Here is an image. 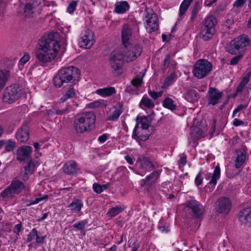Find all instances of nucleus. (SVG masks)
I'll use <instances>...</instances> for the list:
<instances>
[{
	"mask_svg": "<svg viewBox=\"0 0 251 251\" xmlns=\"http://www.w3.org/2000/svg\"><path fill=\"white\" fill-rule=\"evenodd\" d=\"M39 48L35 52V57L40 63L44 64L54 60L60 49L52 33L43 36L39 41Z\"/></svg>",
	"mask_w": 251,
	"mask_h": 251,
	"instance_id": "f257e3e1",
	"label": "nucleus"
},
{
	"mask_svg": "<svg viewBox=\"0 0 251 251\" xmlns=\"http://www.w3.org/2000/svg\"><path fill=\"white\" fill-rule=\"evenodd\" d=\"M250 44V40L247 35H241L232 40L226 45V51L232 55H238L230 60V65L235 66L238 64L244 56L243 52Z\"/></svg>",
	"mask_w": 251,
	"mask_h": 251,
	"instance_id": "f03ea898",
	"label": "nucleus"
},
{
	"mask_svg": "<svg viewBox=\"0 0 251 251\" xmlns=\"http://www.w3.org/2000/svg\"><path fill=\"white\" fill-rule=\"evenodd\" d=\"M131 49L132 50V55H131L130 51H127L125 54L122 52V51H118L111 54L110 58V64L115 71H119L121 73L120 71L122 70L125 58H126V60L127 62L132 61L139 57L142 52V48L139 45H136Z\"/></svg>",
	"mask_w": 251,
	"mask_h": 251,
	"instance_id": "7ed1b4c3",
	"label": "nucleus"
},
{
	"mask_svg": "<svg viewBox=\"0 0 251 251\" xmlns=\"http://www.w3.org/2000/svg\"><path fill=\"white\" fill-rule=\"evenodd\" d=\"M80 71L76 67L69 66L61 68L54 76L53 82L56 88H60L66 83H74L79 80Z\"/></svg>",
	"mask_w": 251,
	"mask_h": 251,
	"instance_id": "20e7f679",
	"label": "nucleus"
},
{
	"mask_svg": "<svg viewBox=\"0 0 251 251\" xmlns=\"http://www.w3.org/2000/svg\"><path fill=\"white\" fill-rule=\"evenodd\" d=\"M96 116L94 112H88L77 116L74 122V127L76 132L82 133L91 130L94 127Z\"/></svg>",
	"mask_w": 251,
	"mask_h": 251,
	"instance_id": "39448f33",
	"label": "nucleus"
},
{
	"mask_svg": "<svg viewBox=\"0 0 251 251\" xmlns=\"http://www.w3.org/2000/svg\"><path fill=\"white\" fill-rule=\"evenodd\" d=\"M212 70L211 62L205 59L197 61L193 67L192 73L198 79H201L209 75Z\"/></svg>",
	"mask_w": 251,
	"mask_h": 251,
	"instance_id": "423d86ee",
	"label": "nucleus"
},
{
	"mask_svg": "<svg viewBox=\"0 0 251 251\" xmlns=\"http://www.w3.org/2000/svg\"><path fill=\"white\" fill-rule=\"evenodd\" d=\"M217 24V19L213 16L206 17L204 21L203 25L201 27L200 35L204 41H208L212 39L215 33V25Z\"/></svg>",
	"mask_w": 251,
	"mask_h": 251,
	"instance_id": "0eeeda50",
	"label": "nucleus"
},
{
	"mask_svg": "<svg viewBox=\"0 0 251 251\" xmlns=\"http://www.w3.org/2000/svg\"><path fill=\"white\" fill-rule=\"evenodd\" d=\"M24 188L25 184L22 181L14 178L10 185L1 192L0 196L3 198L12 197L21 193Z\"/></svg>",
	"mask_w": 251,
	"mask_h": 251,
	"instance_id": "6e6552de",
	"label": "nucleus"
},
{
	"mask_svg": "<svg viewBox=\"0 0 251 251\" xmlns=\"http://www.w3.org/2000/svg\"><path fill=\"white\" fill-rule=\"evenodd\" d=\"M22 90L19 85H10L5 88L3 95V100L11 103L17 100L21 95Z\"/></svg>",
	"mask_w": 251,
	"mask_h": 251,
	"instance_id": "1a4fd4ad",
	"label": "nucleus"
},
{
	"mask_svg": "<svg viewBox=\"0 0 251 251\" xmlns=\"http://www.w3.org/2000/svg\"><path fill=\"white\" fill-rule=\"evenodd\" d=\"M186 206L189 213L195 218H200L204 213V207L196 200L187 201Z\"/></svg>",
	"mask_w": 251,
	"mask_h": 251,
	"instance_id": "9d476101",
	"label": "nucleus"
},
{
	"mask_svg": "<svg viewBox=\"0 0 251 251\" xmlns=\"http://www.w3.org/2000/svg\"><path fill=\"white\" fill-rule=\"evenodd\" d=\"M231 206L232 202L230 199L226 197H222L216 202V212L219 214H227L230 211Z\"/></svg>",
	"mask_w": 251,
	"mask_h": 251,
	"instance_id": "9b49d317",
	"label": "nucleus"
},
{
	"mask_svg": "<svg viewBox=\"0 0 251 251\" xmlns=\"http://www.w3.org/2000/svg\"><path fill=\"white\" fill-rule=\"evenodd\" d=\"M147 19L146 20L145 27L149 33H151L158 30L159 25L158 19L156 14L152 10L150 13H147L145 16Z\"/></svg>",
	"mask_w": 251,
	"mask_h": 251,
	"instance_id": "f8f14e48",
	"label": "nucleus"
},
{
	"mask_svg": "<svg viewBox=\"0 0 251 251\" xmlns=\"http://www.w3.org/2000/svg\"><path fill=\"white\" fill-rule=\"evenodd\" d=\"M93 31L87 29L84 32L83 35L80 38L79 47L84 49H90L94 45L95 40Z\"/></svg>",
	"mask_w": 251,
	"mask_h": 251,
	"instance_id": "ddd939ff",
	"label": "nucleus"
},
{
	"mask_svg": "<svg viewBox=\"0 0 251 251\" xmlns=\"http://www.w3.org/2000/svg\"><path fill=\"white\" fill-rule=\"evenodd\" d=\"M136 163L139 164L143 173H145L155 169V162L149 157L145 156L139 157L137 159Z\"/></svg>",
	"mask_w": 251,
	"mask_h": 251,
	"instance_id": "4468645a",
	"label": "nucleus"
},
{
	"mask_svg": "<svg viewBox=\"0 0 251 251\" xmlns=\"http://www.w3.org/2000/svg\"><path fill=\"white\" fill-rule=\"evenodd\" d=\"M132 36V29L128 24H124L121 30L122 42L123 46L127 49L130 45V39Z\"/></svg>",
	"mask_w": 251,
	"mask_h": 251,
	"instance_id": "2eb2a0df",
	"label": "nucleus"
},
{
	"mask_svg": "<svg viewBox=\"0 0 251 251\" xmlns=\"http://www.w3.org/2000/svg\"><path fill=\"white\" fill-rule=\"evenodd\" d=\"M223 93L218 89L210 87L208 91V105H215L219 103Z\"/></svg>",
	"mask_w": 251,
	"mask_h": 251,
	"instance_id": "dca6fc26",
	"label": "nucleus"
},
{
	"mask_svg": "<svg viewBox=\"0 0 251 251\" xmlns=\"http://www.w3.org/2000/svg\"><path fill=\"white\" fill-rule=\"evenodd\" d=\"M32 148L28 146H23L17 150V160L20 162L28 160L31 158L30 156Z\"/></svg>",
	"mask_w": 251,
	"mask_h": 251,
	"instance_id": "f3484780",
	"label": "nucleus"
},
{
	"mask_svg": "<svg viewBox=\"0 0 251 251\" xmlns=\"http://www.w3.org/2000/svg\"><path fill=\"white\" fill-rule=\"evenodd\" d=\"M16 138L19 142L25 143L29 137V128L27 124H24L17 130Z\"/></svg>",
	"mask_w": 251,
	"mask_h": 251,
	"instance_id": "a211bd4d",
	"label": "nucleus"
},
{
	"mask_svg": "<svg viewBox=\"0 0 251 251\" xmlns=\"http://www.w3.org/2000/svg\"><path fill=\"white\" fill-rule=\"evenodd\" d=\"M40 3L35 0H27L25 5L24 14L26 17H33L35 12L36 8L39 5Z\"/></svg>",
	"mask_w": 251,
	"mask_h": 251,
	"instance_id": "6ab92c4d",
	"label": "nucleus"
},
{
	"mask_svg": "<svg viewBox=\"0 0 251 251\" xmlns=\"http://www.w3.org/2000/svg\"><path fill=\"white\" fill-rule=\"evenodd\" d=\"M79 170L76 162L71 160L65 163L63 167V172L69 175H74Z\"/></svg>",
	"mask_w": 251,
	"mask_h": 251,
	"instance_id": "aec40b11",
	"label": "nucleus"
},
{
	"mask_svg": "<svg viewBox=\"0 0 251 251\" xmlns=\"http://www.w3.org/2000/svg\"><path fill=\"white\" fill-rule=\"evenodd\" d=\"M239 219L241 222L251 226V208H249L240 211Z\"/></svg>",
	"mask_w": 251,
	"mask_h": 251,
	"instance_id": "412c9836",
	"label": "nucleus"
},
{
	"mask_svg": "<svg viewBox=\"0 0 251 251\" xmlns=\"http://www.w3.org/2000/svg\"><path fill=\"white\" fill-rule=\"evenodd\" d=\"M139 124L140 123L137 122L133 130L132 137L138 142H139V141H145L149 138L151 133H144L143 131L142 133H140L137 131Z\"/></svg>",
	"mask_w": 251,
	"mask_h": 251,
	"instance_id": "4be33fe9",
	"label": "nucleus"
},
{
	"mask_svg": "<svg viewBox=\"0 0 251 251\" xmlns=\"http://www.w3.org/2000/svg\"><path fill=\"white\" fill-rule=\"evenodd\" d=\"M152 119L151 116L137 117L136 121L141 125L142 130L146 133L149 126H151Z\"/></svg>",
	"mask_w": 251,
	"mask_h": 251,
	"instance_id": "5701e85b",
	"label": "nucleus"
},
{
	"mask_svg": "<svg viewBox=\"0 0 251 251\" xmlns=\"http://www.w3.org/2000/svg\"><path fill=\"white\" fill-rule=\"evenodd\" d=\"M193 132L197 138L204 137L203 134L207 130V126L205 122H201L199 126H196L192 128Z\"/></svg>",
	"mask_w": 251,
	"mask_h": 251,
	"instance_id": "b1692460",
	"label": "nucleus"
},
{
	"mask_svg": "<svg viewBox=\"0 0 251 251\" xmlns=\"http://www.w3.org/2000/svg\"><path fill=\"white\" fill-rule=\"evenodd\" d=\"M237 157L235 159V167L237 169L240 168L244 163L246 158V152L243 150L236 151Z\"/></svg>",
	"mask_w": 251,
	"mask_h": 251,
	"instance_id": "393cba45",
	"label": "nucleus"
},
{
	"mask_svg": "<svg viewBox=\"0 0 251 251\" xmlns=\"http://www.w3.org/2000/svg\"><path fill=\"white\" fill-rule=\"evenodd\" d=\"M129 7L126 1H122L116 3L114 11L118 14H124L129 10Z\"/></svg>",
	"mask_w": 251,
	"mask_h": 251,
	"instance_id": "a878e982",
	"label": "nucleus"
},
{
	"mask_svg": "<svg viewBox=\"0 0 251 251\" xmlns=\"http://www.w3.org/2000/svg\"><path fill=\"white\" fill-rule=\"evenodd\" d=\"M200 98L199 94L194 89H189L185 95V99L190 102L198 101Z\"/></svg>",
	"mask_w": 251,
	"mask_h": 251,
	"instance_id": "bb28decb",
	"label": "nucleus"
},
{
	"mask_svg": "<svg viewBox=\"0 0 251 251\" xmlns=\"http://www.w3.org/2000/svg\"><path fill=\"white\" fill-rule=\"evenodd\" d=\"M116 92L115 88L113 87H109L99 89L96 90V93L104 97H109L115 94Z\"/></svg>",
	"mask_w": 251,
	"mask_h": 251,
	"instance_id": "cd10ccee",
	"label": "nucleus"
},
{
	"mask_svg": "<svg viewBox=\"0 0 251 251\" xmlns=\"http://www.w3.org/2000/svg\"><path fill=\"white\" fill-rule=\"evenodd\" d=\"M160 176V172L154 171L149 176H147L145 180V185L148 187H150L156 181Z\"/></svg>",
	"mask_w": 251,
	"mask_h": 251,
	"instance_id": "c85d7f7f",
	"label": "nucleus"
},
{
	"mask_svg": "<svg viewBox=\"0 0 251 251\" xmlns=\"http://www.w3.org/2000/svg\"><path fill=\"white\" fill-rule=\"evenodd\" d=\"M75 90L71 86L65 94L59 99V102L63 103L70 99L73 98L75 96Z\"/></svg>",
	"mask_w": 251,
	"mask_h": 251,
	"instance_id": "c756f323",
	"label": "nucleus"
},
{
	"mask_svg": "<svg viewBox=\"0 0 251 251\" xmlns=\"http://www.w3.org/2000/svg\"><path fill=\"white\" fill-rule=\"evenodd\" d=\"M82 206L83 204L81 200L75 199L68 205V207L74 212H78L81 210Z\"/></svg>",
	"mask_w": 251,
	"mask_h": 251,
	"instance_id": "7c9ffc66",
	"label": "nucleus"
},
{
	"mask_svg": "<svg viewBox=\"0 0 251 251\" xmlns=\"http://www.w3.org/2000/svg\"><path fill=\"white\" fill-rule=\"evenodd\" d=\"M162 105L164 107L167 108L172 111L175 110L177 108V106L175 104L174 100L168 97L165 98L162 102Z\"/></svg>",
	"mask_w": 251,
	"mask_h": 251,
	"instance_id": "2f4dec72",
	"label": "nucleus"
},
{
	"mask_svg": "<svg viewBox=\"0 0 251 251\" xmlns=\"http://www.w3.org/2000/svg\"><path fill=\"white\" fill-rule=\"evenodd\" d=\"M139 105L142 108L143 106L148 108H152L154 107V103L147 95H144L140 101Z\"/></svg>",
	"mask_w": 251,
	"mask_h": 251,
	"instance_id": "473e14b6",
	"label": "nucleus"
},
{
	"mask_svg": "<svg viewBox=\"0 0 251 251\" xmlns=\"http://www.w3.org/2000/svg\"><path fill=\"white\" fill-rule=\"evenodd\" d=\"M71 106L70 105L61 104L56 107L55 114L58 115H62L70 112Z\"/></svg>",
	"mask_w": 251,
	"mask_h": 251,
	"instance_id": "72a5a7b5",
	"label": "nucleus"
},
{
	"mask_svg": "<svg viewBox=\"0 0 251 251\" xmlns=\"http://www.w3.org/2000/svg\"><path fill=\"white\" fill-rule=\"evenodd\" d=\"M220 177V168L219 165L218 164L214 170V173L213 174L212 179L209 182L210 184H212L215 186L217 183V179H219Z\"/></svg>",
	"mask_w": 251,
	"mask_h": 251,
	"instance_id": "f704fd0d",
	"label": "nucleus"
},
{
	"mask_svg": "<svg viewBox=\"0 0 251 251\" xmlns=\"http://www.w3.org/2000/svg\"><path fill=\"white\" fill-rule=\"evenodd\" d=\"M8 71H0V89H3L4 87L6 82L8 80Z\"/></svg>",
	"mask_w": 251,
	"mask_h": 251,
	"instance_id": "c9c22d12",
	"label": "nucleus"
},
{
	"mask_svg": "<svg viewBox=\"0 0 251 251\" xmlns=\"http://www.w3.org/2000/svg\"><path fill=\"white\" fill-rule=\"evenodd\" d=\"M27 161V165L25 167L24 177L27 176L29 173H32L34 170L35 165L34 163L32 162V158H30Z\"/></svg>",
	"mask_w": 251,
	"mask_h": 251,
	"instance_id": "e433bc0d",
	"label": "nucleus"
},
{
	"mask_svg": "<svg viewBox=\"0 0 251 251\" xmlns=\"http://www.w3.org/2000/svg\"><path fill=\"white\" fill-rule=\"evenodd\" d=\"M124 208H123L121 206L117 205L115 207L110 209L107 214L109 216L114 217L122 212Z\"/></svg>",
	"mask_w": 251,
	"mask_h": 251,
	"instance_id": "4c0bfd02",
	"label": "nucleus"
},
{
	"mask_svg": "<svg viewBox=\"0 0 251 251\" xmlns=\"http://www.w3.org/2000/svg\"><path fill=\"white\" fill-rule=\"evenodd\" d=\"M144 75V73L140 72L139 75L131 81L132 84L136 87L141 85L143 83V77Z\"/></svg>",
	"mask_w": 251,
	"mask_h": 251,
	"instance_id": "58836bf2",
	"label": "nucleus"
},
{
	"mask_svg": "<svg viewBox=\"0 0 251 251\" xmlns=\"http://www.w3.org/2000/svg\"><path fill=\"white\" fill-rule=\"evenodd\" d=\"M176 75L175 73L171 74L165 79L164 85V87H168L171 85L175 81Z\"/></svg>",
	"mask_w": 251,
	"mask_h": 251,
	"instance_id": "ea45409f",
	"label": "nucleus"
},
{
	"mask_svg": "<svg viewBox=\"0 0 251 251\" xmlns=\"http://www.w3.org/2000/svg\"><path fill=\"white\" fill-rule=\"evenodd\" d=\"M199 1L196 2L195 4L192 7L191 11V16L190 18L191 22H193L196 17L197 16L199 11Z\"/></svg>",
	"mask_w": 251,
	"mask_h": 251,
	"instance_id": "a19ab883",
	"label": "nucleus"
},
{
	"mask_svg": "<svg viewBox=\"0 0 251 251\" xmlns=\"http://www.w3.org/2000/svg\"><path fill=\"white\" fill-rule=\"evenodd\" d=\"M16 147V142L11 140H8L6 144L5 150L8 152L11 151H12Z\"/></svg>",
	"mask_w": 251,
	"mask_h": 251,
	"instance_id": "79ce46f5",
	"label": "nucleus"
},
{
	"mask_svg": "<svg viewBox=\"0 0 251 251\" xmlns=\"http://www.w3.org/2000/svg\"><path fill=\"white\" fill-rule=\"evenodd\" d=\"M49 198V196L47 195H44L43 197L41 198H37L35 199L34 201H29V203L26 204L27 206H29L31 205L36 204L42 201L48 199Z\"/></svg>",
	"mask_w": 251,
	"mask_h": 251,
	"instance_id": "37998d69",
	"label": "nucleus"
},
{
	"mask_svg": "<svg viewBox=\"0 0 251 251\" xmlns=\"http://www.w3.org/2000/svg\"><path fill=\"white\" fill-rule=\"evenodd\" d=\"M88 224L87 220L79 221L73 225V227L79 230H83L85 226Z\"/></svg>",
	"mask_w": 251,
	"mask_h": 251,
	"instance_id": "c03bdc74",
	"label": "nucleus"
},
{
	"mask_svg": "<svg viewBox=\"0 0 251 251\" xmlns=\"http://www.w3.org/2000/svg\"><path fill=\"white\" fill-rule=\"evenodd\" d=\"M189 7V5L187 4H186L185 2L182 1V2L181 3L179 7V17H181L183 16L185 13V12L188 9V7Z\"/></svg>",
	"mask_w": 251,
	"mask_h": 251,
	"instance_id": "a18cd8bd",
	"label": "nucleus"
},
{
	"mask_svg": "<svg viewBox=\"0 0 251 251\" xmlns=\"http://www.w3.org/2000/svg\"><path fill=\"white\" fill-rule=\"evenodd\" d=\"M122 112L119 109H116L111 115H110L108 119L110 121H116L121 115Z\"/></svg>",
	"mask_w": 251,
	"mask_h": 251,
	"instance_id": "49530a36",
	"label": "nucleus"
},
{
	"mask_svg": "<svg viewBox=\"0 0 251 251\" xmlns=\"http://www.w3.org/2000/svg\"><path fill=\"white\" fill-rule=\"evenodd\" d=\"M37 233L38 231L35 228L32 229L27 235L26 242H30L34 239L35 237L37 235Z\"/></svg>",
	"mask_w": 251,
	"mask_h": 251,
	"instance_id": "de8ad7c7",
	"label": "nucleus"
},
{
	"mask_svg": "<svg viewBox=\"0 0 251 251\" xmlns=\"http://www.w3.org/2000/svg\"><path fill=\"white\" fill-rule=\"evenodd\" d=\"M170 59H171V55L170 54H168L165 59H164L162 69L163 70H165L169 66V64H170Z\"/></svg>",
	"mask_w": 251,
	"mask_h": 251,
	"instance_id": "09e8293b",
	"label": "nucleus"
},
{
	"mask_svg": "<svg viewBox=\"0 0 251 251\" xmlns=\"http://www.w3.org/2000/svg\"><path fill=\"white\" fill-rule=\"evenodd\" d=\"M77 4V1L75 0H73L68 5L67 8V11L70 13H73L75 10L76 5Z\"/></svg>",
	"mask_w": 251,
	"mask_h": 251,
	"instance_id": "8fccbe9b",
	"label": "nucleus"
},
{
	"mask_svg": "<svg viewBox=\"0 0 251 251\" xmlns=\"http://www.w3.org/2000/svg\"><path fill=\"white\" fill-rule=\"evenodd\" d=\"M251 76V70H249L247 71V74L245 75L243 77L242 80L240 82V83L246 85L250 81V77Z\"/></svg>",
	"mask_w": 251,
	"mask_h": 251,
	"instance_id": "3c124183",
	"label": "nucleus"
},
{
	"mask_svg": "<svg viewBox=\"0 0 251 251\" xmlns=\"http://www.w3.org/2000/svg\"><path fill=\"white\" fill-rule=\"evenodd\" d=\"M30 59V55L27 52L25 53L24 56L19 60V64L24 66Z\"/></svg>",
	"mask_w": 251,
	"mask_h": 251,
	"instance_id": "603ef678",
	"label": "nucleus"
},
{
	"mask_svg": "<svg viewBox=\"0 0 251 251\" xmlns=\"http://www.w3.org/2000/svg\"><path fill=\"white\" fill-rule=\"evenodd\" d=\"M202 172L200 171L199 174L197 175L195 179V182L197 186H199L202 184L203 177L202 176Z\"/></svg>",
	"mask_w": 251,
	"mask_h": 251,
	"instance_id": "864d4df0",
	"label": "nucleus"
},
{
	"mask_svg": "<svg viewBox=\"0 0 251 251\" xmlns=\"http://www.w3.org/2000/svg\"><path fill=\"white\" fill-rule=\"evenodd\" d=\"M23 230V226L22 223L17 224L13 229V231L17 236L20 235V232Z\"/></svg>",
	"mask_w": 251,
	"mask_h": 251,
	"instance_id": "5fc2aeb1",
	"label": "nucleus"
},
{
	"mask_svg": "<svg viewBox=\"0 0 251 251\" xmlns=\"http://www.w3.org/2000/svg\"><path fill=\"white\" fill-rule=\"evenodd\" d=\"M248 106L247 104H240L238 105L237 108H236L233 112L232 114V117H234L235 115V114L239 112L240 111L242 110L243 109L246 108Z\"/></svg>",
	"mask_w": 251,
	"mask_h": 251,
	"instance_id": "6e6d98bb",
	"label": "nucleus"
},
{
	"mask_svg": "<svg viewBox=\"0 0 251 251\" xmlns=\"http://www.w3.org/2000/svg\"><path fill=\"white\" fill-rule=\"evenodd\" d=\"M93 188L94 191L98 194H100L102 191V186L97 183H95L93 184Z\"/></svg>",
	"mask_w": 251,
	"mask_h": 251,
	"instance_id": "4d7b16f0",
	"label": "nucleus"
},
{
	"mask_svg": "<svg viewBox=\"0 0 251 251\" xmlns=\"http://www.w3.org/2000/svg\"><path fill=\"white\" fill-rule=\"evenodd\" d=\"M247 0H236L233 3V6L236 7L243 6Z\"/></svg>",
	"mask_w": 251,
	"mask_h": 251,
	"instance_id": "13d9d810",
	"label": "nucleus"
},
{
	"mask_svg": "<svg viewBox=\"0 0 251 251\" xmlns=\"http://www.w3.org/2000/svg\"><path fill=\"white\" fill-rule=\"evenodd\" d=\"M187 162V157L186 155L185 154H183L182 156H181L180 158L178 163V164H181L182 165L184 166L186 164Z\"/></svg>",
	"mask_w": 251,
	"mask_h": 251,
	"instance_id": "bf43d9fd",
	"label": "nucleus"
},
{
	"mask_svg": "<svg viewBox=\"0 0 251 251\" xmlns=\"http://www.w3.org/2000/svg\"><path fill=\"white\" fill-rule=\"evenodd\" d=\"M100 102L98 101H96L90 103L89 104H87L86 105V107L87 108H94L96 107H97L100 105Z\"/></svg>",
	"mask_w": 251,
	"mask_h": 251,
	"instance_id": "052dcab7",
	"label": "nucleus"
},
{
	"mask_svg": "<svg viewBox=\"0 0 251 251\" xmlns=\"http://www.w3.org/2000/svg\"><path fill=\"white\" fill-rule=\"evenodd\" d=\"M148 93L150 97H151L154 100H156L158 98L157 92L154 91H151V89H149L148 91Z\"/></svg>",
	"mask_w": 251,
	"mask_h": 251,
	"instance_id": "680f3d73",
	"label": "nucleus"
},
{
	"mask_svg": "<svg viewBox=\"0 0 251 251\" xmlns=\"http://www.w3.org/2000/svg\"><path fill=\"white\" fill-rule=\"evenodd\" d=\"M45 236H39L37 233V235L36 237V242L39 244H43L44 242Z\"/></svg>",
	"mask_w": 251,
	"mask_h": 251,
	"instance_id": "e2e57ef3",
	"label": "nucleus"
},
{
	"mask_svg": "<svg viewBox=\"0 0 251 251\" xmlns=\"http://www.w3.org/2000/svg\"><path fill=\"white\" fill-rule=\"evenodd\" d=\"M233 125L235 126H238L244 125V122L243 121L240 120L238 119H235L233 121Z\"/></svg>",
	"mask_w": 251,
	"mask_h": 251,
	"instance_id": "0e129e2a",
	"label": "nucleus"
},
{
	"mask_svg": "<svg viewBox=\"0 0 251 251\" xmlns=\"http://www.w3.org/2000/svg\"><path fill=\"white\" fill-rule=\"evenodd\" d=\"M6 7V3L3 0H0V13L3 12Z\"/></svg>",
	"mask_w": 251,
	"mask_h": 251,
	"instance_id": "69168bd1",
	"label": "nucleus"
},
{
	"mask_svg": "<svg viewBox=\"0 0 251 251\" xmlns=\"http://www.w3.org/2000/svg\"><path fill=\"white\" fill-rule=\"evenodd\" d=\"M245 86V85L240 82L236 89V91L237 92V93H241Z\"/></svg>",
	"mask_w": 251,
	"mask_h": 251,
	"instance_id": "338daca9",
	"label": "nucleus"
},
{
	"mask_svg": "<svg viewBox=\"0 0 251 251\" xmlns=\"http://www.w3.org/2000/svg\"><path fill=\"white\" fill-rule=\"evenodd\" d=\"M125 159L127 161V162L130 165L133 164V161L132 158L128 155L125 156Z\"/></svg>",
	"mask_w": 251,
	"mask_h": 251,
	"instance_id": "774afa93",
	"label": "nucleus"
}]
</instances>
